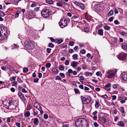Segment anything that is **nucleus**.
Segmentation results:
<instances>
[{"mask_svg": "<svg viewBox=\"0 0 127 127\" xmlns=\"http://www.w3.org/2000/svg\"><path fill=\"white\" fill-rule=\"evenodd\" d=\"M88 122L84 118H79L75 122L76 127H87Z\"/></svg>", "mask_w": 127, "mask_h": 127, "instance_id": "1", "label": "nucleus"}, {"mask_svg": "<svg viewBox=\"0 0 127 127\" xmlns=\"http://www.w3.org/2000/svg\"><path fill=\"white\" fill-rule=\"evenodd\" d=\"M116 71L115 70H109L106 73V77L108 78L113 77L116 73Z\"/></svg>", "mask_w": 127, "mask_h": 127, "instance_id": "2", "label": "nucleus"}, {"mask_svg": "<svg viewBox=\"0 0 127 127\" xmlns=\"http://www.w3.org/2000/svg\"><path fill=\"white\" fill-rule=\"evenodd\" d=\"M42 16L44 18L49 17L51 14L50 10L49 9H45L42 11L41 12Z\"/></svg>", "mask_w": 127, "mask_h": 127, "instance_id": "3", "label": "nucleus"}, {"mask_svg": "<svg viewBox=\"0 0 127 127\" xmlns=\"http://www.w3.org/2000/svg\"><path fill=\"white\" fill-rule=\"evenodd\" d=\"M127 57V54L125 53L122 52L118 55V58L120 60L125 61Z\"/></svg>", "mask_w": 127, "mask_h": 127, "instance_id": "4", "label": "nucleus"}, {"mask_svg": "<svg viewBox=\"0 0 127 127\" xmlns=\"http://www.w3.org/2000/svg\"><path fill=\"white\" fill-rule=\"evenodd\" d=\"M81 99L83 104H87L90 103L91 101V98L90 97H88L87 98H85L81 96Z\"/></svg>", "mask_w": 127, "mask_h": 127, "instance_id": "5", "label": "nucleus"}, {"mask_svg": "<svg viewBox=\"0 0 127 127\" xmlns=\"http://www.w3.org/2000/svg\"><path fill=\"white\" fill-rule=\"evenodd\" d=\"M6 31H4L3 33V32L1 33L0 31V40H2L4 39H6L7 38V33H6Z\"/></svg>", "mask_w": 127, "mask_h": 127, "instance_id": "6", "label": "nucleus"}, {"mask_svg": "<svg viewBox=\"0 0 127 127\" xmlns=\"http://www.w3.org/2000/svg\"><path fill=\"white\" fill-rule=\"evenodd\" d=\"M67 24V20L66 19H65L64 21L63 20L60 21L59 23V25L61 28H64L66 26Z\"/></svg>", "mask_w": 127, "mask_h": 127, "instance_id": "7", "label": "nucleus"}, {"mask_svg": "<svg viewBox=\"0 0 127 127\" xmlns=\"http://www.w3.org/2000/svg\"><path fill=\"white\" fill-rule=\"evenodd\" d=\"M16 107V105H15L13 101H9L8 108L10 109H14Z\"/></svg>", "mask_w": 127, "mask_h": 127, "instance_id": "8", "label": "nucleus"}, {"mask_svg": "<svg viewBox=\"0 0 127 127\" xmlns=\"http://www.w3.org/2000/svg\"><path fill=\"white\" fill-rule=\"evenodd\" d=\"M111 86V84L110 83H108L106 84L104 87V89L108 91H110L111 89L110 88Z\"/></svg>", "mask_w": 127, "mask_h": 127, "instance_id": "9", "label": "nucleus"}, {"mask_svg": "<svg viewBox=\"0 0 127 127\" xmlns=\"http://www.w3.org/2000/svg\"><path fill=\"white\" fill-rule=\"evenodd\" d=\"M122 78L124 81H127V74L125 73H123L122 74Z\"/></svg>", "mask_w": 127, "mask_h": 127, "instance_id": "10", "label": "nucleus"}, {"mask_svg": "<svg viewBox=\"0 0 127 127\" xmlns=\"http://www.w3.org/2000/svg\"><path fill=\"white\" fill-rule=\"evenodd\" d=\"M79 64V63L78 62H76L75 61H73L71 63V65L74 68H75L77 65Z\"/></svg>", "mask_w": 127, "mask_h": 127, "instance_id": "11", "label": "nucleus"}, {"mask_svg": "<svg viewBox=\"0 0 127 127\" xmlns=\"http://www.w3.org/2000/svg\"><path fill=\"white\" fill-rule=\"evenodd\" d=\"M99 120L102 122L104 123H106L107 119L104 117H100Z\"/></svg>", "mask_w": 127, "mask_h": 127, "instance_id": "12", "label": "nucleus"}, {"mask_svg": "<svg viewBox=\"0 0 127 127\" xmlns=\"http://www.w3.org/2000/svg\"><path fill=\"white\" fill-rule=\"evenodd\" d=\"M33 106L34 108L37 109L39 108H40V107H41L39 104L36 102H35L34 103Z\"/></svg>", "mask_w": 127, "mask_h": 127, "instance_id": "13", "label": "nucleus"}, {"mask_svg": "<svg viewBox=\"0 0 127 127\" xmlns=\"http://www.w3.org/2000/svg\"><path fill=\"white\" fill-rule=\"evenodd\" d=\"M39 121L38 119L37 118H35L34 119L33 123L36 126L39 123Z\"/></svg>", "mask_w": 127, "mask_h": 127, "instance_id": "14", "label": "nucleus"}, {"mask_svg": "<svg viewBox=\"0 0 127 127\" xmlns=\"http://www.w3.org/2000/svg\"><path fill=\"white\" fill-rule=\"evenodd\" d=\"M53 73L55 74H57L58 73L57 69L55 68H53L52 69Z\"/></svg>", "mask_w": 127, "mask_h": 127, "instance_id": "15", "label": "nucleus"}, {"mask_svg": "<svg viewBox=\"0 0 127 127\" xmlns=\"http://www.w3.org/2000/svg\"><path fill=\"white\" fill-rule=\"evenodd\" d=\"M18 95L20 98L22 100H24L25 98L23 94L21 92L18 93Z\"/></svg>", "mask_w": 127, "mask_h": 127, "instance_id": "16", "label": "nucleus"}, {"mask_svg": "<svg viewBox=\"0 0 127 127\" xmlns=\"http://www.w3.org/2000/svg\"><path fill=\"white\" fill-rule=\"evenodd\" d=\"M122 48L124 50L126 49H127V46L126 43H122Z\"/></svg>", "mask_w": 127, "mask_h": 127, "instance_id": "17", "label": "nucleus"}, {"mask_svg": "<svg viewBox=\"0 0 127 127\" xmlns=\"http://www.w3.org/2000/svg\"><path fill=\"white\" fill-rule=\"evenodd\" d=\"M30 115V113L29 111H26L24 113V115L25 116L27 117H29Z\"/></svg>", "mask_w": 127, "mask_h": 127, "instance_id": "18", "label": "nucleus"}, {"mask_svg": "<svg viewBox=\"0 0 127 127\" xmlns=\"http://www.w3.org/2000/svg\"><path fill=\"white\" fill-rule=\"evenodd\" d=\"M118 125L121 127H123L124 126V124L123 121H121L118 123Z\"/></svg>", "mask_w": 127, "mask_h": 127, "instance_id": "19", "label": "nucleus"}, {"mask_svg": "<svg viewBox=\"0 0 127 127\" xmlns=\"http://www.w3.org/2000/svg\"><path fill=\"white\" fill-rule=\"evenodd\" d=\"M119 109L120 111L121 112H122V113H125V111L124 109V107H120L119 108Z\"/></svg>", "mask_w": 127, "mask_h": 127, "instance_id": "20", "label": "nucleus"}, {"mask_svg": "<svg viewBox=\"0 0 127 127\" xmlns=\"http://www.w3.org/2000/svg\"><path fill=\"white\" fill-rule=\"evenodd\" d=\"M46 2L50 4H53V1L52 0H46Z\"/></svg>", "mask_w": 127, "mask_h": 127, "instance_id": "21", "label": "nucleus"}, {"mask_svg": "<svg viewBox=\"0 0 127 127\" xmlns=\"http://www.w3.org/2000/svg\"><path fill=\"white\" fill-rule=\"evenodd\" d=\"M113 14V10H111L110 11L108 12V16H110L112 15Z\"/></svg>", "mask_w": 127, "mask_h": 127, "instance_id": "22", "label": "nucleus"}, {"mask_svg": "<svg viewBox=\"0 0 127 127\" xmlns=\"http://www.w3.org/2000/svg\"><path fill=\"white\" fill-rule=\"evenodd\" d=\"M59 69L60 70H63L64 69V66L62 65H60L59 66Z\"/></svg>", "mask_w": 127, "mask_h": 127, "instance_id": "23", "label": "nucleus"}, {"mask_svg": "<svg viewBox=\"0 0 127 127\" xmlns=\"http://www.w3.org/2000/svg\"><path fill=\"white\" fill-rule=\"evenodd\" d=\"M12 86L17 87V83L16 81H14L12 83Z\"/></svg>", "mask_w": 127, "mask_h": 127, "instance_id": "24", "label": "nucleus"}, {"mask_svg": "<svg viewBox=\"0 0 127 127\" xmlns=\"http://www.w3.org/2000/svg\"><path fill=\"white\" fill-rule=\"evenodd\" d=\"M78 55L77 54H75L73 55L72 56L73 59L74 60H76L78 58Z\"/></svg>", "mask_w": 127, "mask_h": 127, "instance_id": "25", "label": "nucleus"}, {"mask_svg": "<svg viewBox=\"0 0 127 127\" xmlns=\"http://www.w3.org/2000/svg\"><path fill=\"white\" fill-rule=\"evenodd\" d=\"M98 33L100 35H103V32L102 30L101 29H99L98 30Z\"/></svg>", "mask_w": 127, "mask_h": 127, "instance_id": "26", "label": "nucleus"}, {"mask_svg": "<svg viewBox=\"0 0 127 127\" xmlns=\"http://www.w3.org/2000/svg\"><path fill=\"white\" fill-rule=\"evenodd\" d=\"M23 72L24 73H26L28 72V69L27 67H25L23 69Z\"/></svg>", "mask_w": 127, "mask_h": 127, "instance_id": "27", "label": "nucleus"}, {"mask_svg": "<svg viewBox=\"0 0 127 127\" xmlns=\"http://www.w3.org/2000/svg\"><path fill=\"white\" fill-rule=\"evenodd\" d=\"M95 107L96 108H98L100 106V104L98 102H96L95 103Z\"/></svg>", "mask_w": 127, "mask_h": 127, "instance_id": "28", "label": "nucleus"}, {"mask_svg": "<svg viewBox=\"0 0 127 127\" xmlns=\"http://www.w3.org/2000/svg\"><path fill=\"white\" fill-rule=\"evenodd\" d=\"M82 9H83L85 8L84 5L83 3H80L79 6Z\"/></svg>", "mask_w": 127, "mask_h": 127, "instance_id": "29", "label": "nucleus"}, {"mask_svg": "<svg viewBox=\"0 0 127 127\" xmlns=\"http://www.w3.org/2000/svg\"><path fill=\"white\" fill-rule=\"evenodd\" d=\"M56 41V43L59 44L63 42V40L62 39H60L57 40Z\"/></svg>", "mask_w": 127, "mask_h": 127, "instance_id": "30", "label": "nucleus"}, {"mask_svg": "<svg viewBox=\"0 0 127 127\" xmlns=\"http://www.w3.org/2000/svg\"><path fill=\"white\" fill-rule=\"evenodd\" d=\"M16 77L13 76L10 78L9 80L11 81H12L13 80L15 81L16 80Z\"/></svg>", "mask_w": 127, "mask_h": 127, "instance_id": "31", "label": "nucleus"}, {"mask_svg": "<svg viewBox=\"0 0 127 127\" xmlns=\"http://www.w3.org/2000/svg\"><path fill=\"white\" fill-rule=\"evenodd\" d=\"M37 109L40 111V113L41 114H42L44 112L41 108V107H40V108H39Z\"/></svg>", "mask_w": 127, "mask_h": 127, "instance_id": "32", "label": "nucleus"}, {"mask_svg": "<svg viewBox=\"0 0 127 127\" xmlns=\"http://www.w3.org/2000/svg\"><path fill=\"white\" fill-rule=\"evenodd\" d=\"M29 15L32 16H33L32 17H33L35 15V14L34 11H31Z\"/></svg>", "mask_w": 127, "mask_h": 127, "instance_id": "33", "label": "nucleus"}, {"mask_svg": "<svg viewBox=\"0 0 127 127\" xmlns=\"http://www.w3.org/2000/svg\"><path fill=\"white\" fill-rule=\"evenodd\" d=\"M104 29L107 30H109L110 28V27L106 26L104 27Z\"/></svg>", "mask_w": 127, "mask_h": 127, "instance_id": "34", "label": "nucleus"}, {"mask_svg": "<svg viewBox=\"0 0 127 127\" xmlns=\"http://www.w3.org/2000/svg\"><path fill=\"white\" fill-rule=\"evenodd\" d=\"M85 74L86 76H91L92 75V74L90 72H86Z\"/></svg>", "mask_w": 127, "mask_h": 127, "instance_id": "35", "label": "nucleus"}, {"mask_svg": "<svg viewBox=\"0 0 127 127\" xmlns=\"http://www.w3.org/2000/svg\"><path fill=\"white\" fill-rule=\"evenodd\" d=\"M32 108V107L31 105L30 104H29L27 105V110H30Z\"/></svg>", "mask_w": 127, "mask_h": 127, "instance_id": "36", "label": "nucleus"}, {"mask_svg": "<svg viewBox=\"0 0 127 127\" xmlns=\"http://www.w3.org/2000/svg\"><path fill=\"white\" fill-rule=\"evenodd\" d=\"M54 46V45L51 43H50L49 44V47L53 48Z\"/></svg>", "mask_w": 127, "mask_h": 127, "instance_id": "37", "label": "nucleus"}, {"mask_svg": "<svg viewBox=\"0 0 127 127\" xmlns=\"http://www.w3.org/2000/svg\"><path fill=\"white\" fill-rule=\"evenodd\" d=\"M127 100V97H126L125 99L124 100H121L120 102L121 103L123 104L125 103V100Z\"/></svg>", "mask_w": 127, "mask_h": 127, "instance_id": "38", "label": "nucleus"}, {"mask_svg": "<svg viewBox=\"0 0 127 127\" xmlns=\"http://www.w3.org/2000/svg\"><path fill=\"white\" fill-rule=\"evenodd\" d=\"M44 117L45 119H47L48 118V116L46 114H45L44 115Z\"/></svg>", "mask_w": 127, "mask_h": 127, "instance_id": "39", "label": "nucleus"}, {"mask_svg": "<svg viewBox=\"0 0 127 127\" xmlns=\"http://www.w3.org/2000/svg\"><path fill=\"white\" fill-rule=\"evenodd\" d=\"M69 61L68 60L65 61V65H68L69 64Z\"/></svg>", "mask_w": 127, "mask_h": 127, "instance_id": "40", "label": "nucleus"}, {"mask_svg": "<svg viewBox=\"0 0 127 127\" xmlns=\"http://www.w3.org/2000/svg\"><path fill=\"white\" fill-rule=\"evenodd\" d=\"M59 75L62 78H64L65 77L64 74L63 73H60Z\"/></svg>", "mask_w": 127, "mask_h": 127, "instance_id": "41", "label": "nucleus"}, {"mask_svg": "<svg viewBox=\"0 0 127 127\" xmlns=\"http://www.w3.org/2000/svg\"><path fill=\"white\" fill-rule=\"evenodd\" d=\"M51 65V64L50 63H48L46 64V67L48 68H49L50 67V66Z\"/></svg>", "mask_w": 127, "mask_h": 127, "instance_id": "42", "label": "nucleus"}, {"mask_svg": "<svg viewBox=\"0 0 127 127\" xmlns=\"http://www.w3.org/2000/svg\"><path fill=\"white\" fill-rule=\"evenodd\" d=\"M51 49L50 48H47L46 50V51L48 53H50Z\"/></svg>", "mask_w": 127, "mask_h": 127, "instance_id": "43", "label": "nucleus"}, {"mask_svg": "<svg viewBox=\"0 0 127 127\" xmlns=\"http://www.w3.org/2000/svg\"><path fill=\"white\" fill-rule=\"evenodd\" d=\"M80 53L82 54H83L85 53L86 51L84 49H83L81 50L80 52Z\"/></svg>", "mask_w": 127, "mask_h": 127, "instance_id": "44", "label": "nucleus"}, {"mask_svg": "<svg viewBox=\"0 0 127 127\" xmlns=\"http://www.w3.org/2000/svg\"><path fill=\"white\" fill-rule=\"evenodd\" d=\"M55 79L56 80H61L62 79L59 76H58L56 77Z\"/></svg>", "mask_w": 127, "mask_h": 127, "instance_id": "45", "label": "nucleus"}, {"mask_svg": "<svg viewBox=\"0 0 127 127\" xmlns=\"http://www.w3.org/2000/svg\"><path fill=\"white\" fill-rule=\"evenodd\" d=\"M39 79L37 78L36 79H34L33 80V81L35 83H38L39 80Z\"/></svg>", "mask_w": 127, "mask_h": 127, "instance_id": "46", "label": "nucleus"}, {"mask_svg": "<svg viewBox=\"0 0 127 127\" xmlns=\"http://www.w3.org/2000/svg\"><path fill=\"white\" fill-rule=\"evenodd\" d=\"M0 16L2 17H3L5 16V15L3 13V12L0 10Z\"/></svg>", "mask_w": 127, "mask_h": 127, "instance_id": "47", "label": "nucleus"}, {"mask_svg": "<svg viewBox=\"0 0 127 127\" xmlns=\"http://www.w3.org/2000/svg\"><path fill=\"white\" fill-rule=\"evenodd\" d=\"M113 9L114 12L116 14H117L118 13V12L116 8H115Z\"/></svg>", "mask_w": 127, "mask_h": 127, "instance_id": "48", "label": "nucleus"}, {"mask_svg": "<svg viewBox=\"0 0 127 127\" xmlns=\"http://www.w3.org/2000/svg\"><path fill=\"white\" fill-rule=\"evenodd\" d=\"M74 49L75 51H77L78 50V46H75L74 48Z\"/></svg>", "mask_w": 127, "mask_h": 127, "instance_id": "49", "label": "nucleus"}, {"mask_svg": "<svg viewBox=\"0 0 127 127\" xmlns=\"http://www.w3.org/2000/svg\"><path fill=\"white\" fill-rule=\"evenodd\" d=\"M118 85L117 84H115L113 85L112 86L113 88L114 89H116Z\"/></svg>", "mask_w": 127, "mask_h": 127, "instance_id": "50", "label": "nucleus"}, {"mask_svg": "<svg viewBox=\"0 0 127 127\" xmlns=\"http://www.w3.org/2000/svg\"><path fill=\"white\" fill-rule=\"evenodd\" d=\"M79 78H80V79L79 80V81H81V80H84V78L82 76H81L79 77Z\"/></svg>", "mask_w": 127, "mask_h": 127, "instance_id": "51", "label": "nucleus"}, {"mask_svg": "<svg viewBox=\"0 0 127 127\" xmlns=\"http://www.w3.org/2000/svg\"><path fill=\"white\" fill-rule=\"evenodd\" d=\"M94 126L95 127H98L99 126L98 124L96 122H95L94 124Z\"/></svg>", "mask_w": 127, "mask_h": 127, "instance_id": "52", "label": "nucleus"}, {"mask_svg": "<svg viewBox=\"0 0 127 127\" xmlns=\"http://www.w3.org/2000/svg\"><path fill=\"white\" fill-rule=\"evenodd\" d=\"M113 19V17H111L109 19L108 21L110 22L112 21Z\"/></svg>", "mask_w": 127, "mask_h": 127, "instance_id": "53", "label": "nucleus"}, {"mask_svg": "<svg viewBox=\"0 0 127 127\" xmlns=\"http://www.w3.org/2000/svg\"><path fill=\"white\" fill-rule=\"evenodd\" d=\"M114 23L116 25H118L120 24V23L117 20H115L114 21Z\"/></svg>", "mask_w": 127, "mask_h": 127, "instance_id": "54", "label": "nucleus"}, {"mask_svg": "<svg viewBox=\"0 0 127 127\" xmlns=\"http://www.w3.org/2000/svg\"><path fill=\"white\" fill-rule=\"evenodd\" d=\"M69 44L70 46H72L74 45V43L73 41H71L69 42Z\"/></svg>", "mask_w": 127, "mask_h": 127, "instance_id": "55", "label": "nucleus"}, {"mask_svg": "<svg viewBox=\"0 0 127 127\" xmlns=\"http://www.w3.org/2000/svg\"><path fill=\"white\" fill-rule=\"evenodd\" d=\"M74 52L73 50L72 49H70L69 50L68 52L70 53H73Z\"/></svg>", "mask_w": 127, "mask_h": 127, "instance_id": "56", "label": "nucleus"}, {"mask_svg": "<svg viewBox=\"0 0 127 127\" xmlns=\"http://www.w3.org/2000/svg\"><path fill=\"white\" fill-rule=\"evenodd\" d=\"M74 90L76 94H77L79 92V90L78 89H74Z\"/></svg>", "mask_w": 127, "mask_h": 127, "instance_id": "57", "label": "nucleus"}, {"mask_svg": "<svg viewBox=\"0 0 127 127\" xmlns=\"http://www.w3.org/2000/svg\"><path fill=\"white\" fill-rule=\"evenodd\" d=\"M36 6V4L35 3L32 4L31 5V7H35Z\"/></svg>", "mask_w": 127, "mask_h": 127, "instance_id": "58", "label": "nucleus"}, {"mask_svg": "<svg viewBox=\"0 0 127 127\" xmlns=\"http://www.w3.org/2000/svg\"><path fill=\"white\" fill-rule=\"evenodd\" d=\"M80 3H79L75 1L74 2V3L76 5L78 6H79V5H80Z\"/></svg>", "mask_w": 127, "mask_h": 127, "instance_id": "59", "label": "nucleus"}, {"mask_svg": "<svg viewBox=\"0 0 127 127\" xmlns=\"http://www.w3.org/2000/svg\"><path fill=\"white\" fill-rule=\"evenodd\" d=\"M81 69V68L80 67H77V72H79Z\"/></svg>", "mask_w": 127, "mask_h": 127, "instance_id": "60", "label": "nucleus"}, {"mask_svg": "<svg viewBox=\"0 0 127 127\" xmlns=\"http://www.w3.org/2000/svg\"><path fill=\"white\" fill-rule=\"evenodd\" d=\"M16 125L18 127H20L21 126L20 124L19 123H16Z\"/></svg>", "mask_w": 127, "mask_h": 127, "instance_id": "61", "label": "nucleus"}, {"mask_svg": "<svg viewBox=\"0 0 127 127\" xmlns=\"http://www.w3.org/2000/svg\"><path fill=\"white\" fill-rule=\"evenodd\" d=\"M38 113V112L37 111H36L35 112H34L33 114L34 116H35L37 115Z\"/></svg>", "mask_w": 127, "mask_h": 127, "instance_id": "62", "label": "nucleus"}, {"mask_svg": "<svg viewBox=\"0 0 127 127\" xmlns=\"http://www.w3.org/2000/svg\"><path fill=\"white\" fill-rule=\"evenodd\" d=\"M10 117L8 118H7V122L8 123H10Z\"/></svg>", "mask_w": 127, "mask_h": 127, "instance_id": "63", "label": "nucleus"}, {"mask_svg": "<svg viewBox=\"0 0 127 127\" xmlns=\"http://www.w3.org/2000/svg\"><path fill=\"white\" fill-rule=\"evenodd\" d=\"M19 15V13L18 12H16L15 13V17H18Z\"/></svg>", "mask_w": 127, "mask_h": 127, "instance_id": "64", "label": "nucleus"}]
</instances>
